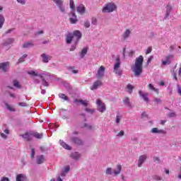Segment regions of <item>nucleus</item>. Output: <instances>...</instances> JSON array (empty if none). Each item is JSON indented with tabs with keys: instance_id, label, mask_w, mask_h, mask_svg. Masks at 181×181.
<instances>
[{
	"instance_id": "34",
	"label": "nucleus",
	"mask_w": 181,
	"mask_h": 181,
	"mask_svg": "<svg viewBox=\"0 0 181 181\" xmlns=\"http://www.w3.org/2000/svg\"><path fill=\"white\" fill-rule=\"evenodd\" d=\"M152 179L153 180H156V181H160L163 180V177L159 175H152Z\"/></svg>"
},
{
	"instance_id": "8",
	"label": "nucleus",
	"mask_w": 181,
	"mask_h": 181,
	"mask_svg": "<svg viewBox=\"0 0 181 181\" xmlns=\"http://www.w3.org/2000/svg\"><path fill=\"white\" fill-rule=\"evenodd\" d=\"M96 104L98 105V110L100 112H103L104 111H105V104L103 103V102H101L100 100H98L96 101Z\"/></svg>"
},
{
	"instance_id": "31",
	"label": "nucleus",
	"mask_w": 181,
	"mask_h": 181,
	"mask_svg": "<svg viewBox=\"0 0 181 181\" xmlns=\"http://www.w3.org/2000/svg\"><path fill=\"white\" fill-rule=\"evenodd\" d=\"M26 175L25 174H18L16 176V181H25Z\"/></svg>"
},
{
	"instance_id": "16",
	"label": "nucleus",
	"mask_w": 181,
	"mask_h": 181,
	"mask_svg": "<svg viewBox=\"0 0 181 181\" xmlns=\"http://www.w3.org/2000/svg\"><path fill=\"white\" fill-rule=\"evenodd\" d=\"M173 57V55L170 54L165 57V60L162 61L163 66H166L167 64H170L172 58Z\"/></svg>"
},
{
	"instance_id": "63",
	"label": "nucleus",
	"mask_w": 181,
	"mask_h": 181,
	"mask_svg": "<svg viewBox=\"0 0 181 181\" xmlns=\"http://www.w3.org/2000/svg\"><path fill=\"white\" fill-rule=\"evenodd\" d=\"M1 181H9V178L6 177H2Z\"/></svg>"
},
{
	"instance_id": "5",
	"label": "nucleus",
	"mask_w": 181,
	"mask_h": 181,
	"mask_svg": "<svg viewBox=\"0 0 181 181\" xmlns=\"http://www.w3.org/2000/svg\"><path fill=\"white\" fill-rule=\"evenodd\" d=\"M54 4H56L57 8H59L60 12L62 13H66V8L64 7V4H63V0H52Z\"/></svg>"
},
{
	"instance_id": "21",
	"label": "nucleus",
	"mask_w": 181,
	"mask_h": 181,
	"mask_svg": "<svg viewBox=\"0 0 181 181\" xmlns=\"http://www.w3.org/2000/svg\"><path fill=\"white\" fill-rule=\"evenodd\" d=\"M59 145H61L62 148L66 149L67 151H71V146L66 144V142H64L63 140H59Z\"/></svg>"
},
{
	"instance_id": "51",
	"label": "nucleus",
	"mask_w": 181,
	"mask_h": 181,
	"mask_svg": "<svg viewBox=\"0 0 181 181\" xmlns=\"http://www.w3.org/2000/svg\"><path fill=\"white\" fill-rule=\"evenodd\" d=\"M18 4H21V5H25L26 0H17Z\"/></svg>"
},
{
	"instance_id": "26",
	"label": "nucleus",
	"mask_w": 181,
	"mask_h": 181,
	"mask_svg": "<svg viewBox=\"0 0 181 181\" xmlns=\"http://www.w3.org/2000/svg\"><path fill=\"white\" fill-rule=\"evenodd\" d=\"M131 33L132 31L129 29H126V30L124 32V33L122 34V38L124 40H127V39H128V37H129V36H131Z\"/></svg>"
},
{
	"instance_id": "53",
	"label": "nucleus",
	"mask_w": 181,
	"mask_h": 181,
	"mask_svg": "<svg viewBox=\"0 0 181 181\" xmlns=\"http://www.w3.org/2000/svg\"><path fill=\"white\" fill-rule=\"evenodd\" d=\"M168 117H169L170 118H175V117H176V113H175V112H170V113L168 114Z\"/></svg>"
},
{
	"instance_id": "35",
	"label": "nucleus",
	"mask_w": 181,
	"mask_h": 181,
	"mask_svg": "<svg viewBox=\"0 0 181 181\" xmlns=\"http://www.w3.org/2000/svg\"><path fill=\"white\" fill-rule=\"evenodd\" d=\"M33 138H36L37 139H42L43 138V134L33 133Z\"/></svg>"
},
{
	"instance_id": "11",
	"label": "nucleus",
	"mask_w": 181,
	"mask_h": 181,
	"mask_svg": "<svg viewBox=\"0 0 181 181\" xmlns=\"http://www.w3.org/2000/svg\"><path fill=\"white\" fill-rule=\"evenodd\" d=\"M151 134H160V135L166 134V131L163 129H159L158 127H154L151 131Z\"/></svg>"
},
{
	"instance_id": "25",
	"label": "nucleus",
	"mask_w": 181,
	"mask_h": 181,
	"mask_svg": "<svg viewBox=\"0 0 181 181\" xmlns=\"http://www.w3.org/2000/svg\"><path fill=\"white\" fill-rule=\"evenodd\" d=\"M70 172V165H66L62 169L61 176L62 177H64V176Z\"/></svg>"
},
{
	"instance_id": "43",
	"label": "nucleus",
	"mask_w": 181,
	"mask_h": 181,
	"mask_svg": "<svg viewBox=\"0 0 181 181\" xmlns=\"http://www.w3.org/2000/svg\"><path fill=\"white\" fill-rule=\"evenodd\" d=\"M13 84L14 87H16L17 88H21V85L19 84V81H18L17 80H14L13 81Z\"/></svg>"
},
{
	"instance_id": "54",
	"label": "nucleus",
	"mask_w": 181,
	"mask_h": 181,
	"mask_svg": "<svg viewBox=\"0 0 181 181\" xmlns=\"http://www.w3.org/2000/svg\"><path fill=\"white\" fill-rule=\"evenodd\" d=\"M151 52H152V47H149L147 48L146 51V54H149V53H151Z\"/></svg>"
},
{
	"instance_id": "19",
	"label": "nucleus",
	"mask_w": 181,
	"mask_h": 181,
	"mask_svg": "<svg viewBox=\"0 0 181 181\" xmlns=\"http://www.w3.org/2000/svg\"><path fill=\"white\" fill-rule=\"evenodd\" d=\"M71 18H69V21L71 23H77V16H76V13L74 11H71Z\"/></svg>"
},
{
	"instance_id": "3",
	"label": "nucleus",
	"mask_w": 181,
	"mask_h": 181,
	"mask_svg": "<svg viewBox=\"0 0 181 181\" xmlns=\"http://www.w3.org/2000/svg\"><path fill=\"white\" fill-rule=\"evenodd\" d=\"M117 4L114 2H109L103 7L102 12L103 13H111L117 11Z\"/></svg>"
},
{
	"instance_id": "9",
	"label": "nucleus",
	"mask_w": 181,
	"mask_h": 181,
	"mask_svg": "<svg viewBox=\"0 0 181 181\" xmlns=\"http://www.w3.org/2000/svg\"><path fill=\"white\" fill-rule=\"evenodd\" d=\"M72 35L74 37H76L75 44L77 45L78 43V41L81 39V32H80L79 30H75L74 31Z\"/></svg>"
},
{
	"instance_id": "40",
	"label": "nucleus",
	"mask_w": 181,
	"mask_h": 181,
	"mask_svg": "<svg viewBox=\"0 0 181 181\" xmlns=\"http://www.w3.org/2000/svg\"><path fill=\"white\" fill-rule=\"evenodd\" d=\"M121 119H122V115H117L116 118H115L116 124H119V122H121Z\"/></svg>"
},
{
	"instance_id": "12",
	"label": "nucleus",
	"mask_w": 181,
	"mask_h": 181,
	"mask_svg": "<svg viewBox=\"0 0 181 181\" xmlns=\"http://www.w3.org/2000/svg\"><path fill=\"white\" fill-rule=\"evenodd\" d=\"M76 12H78V13H80V15H84V13H86V6H84V5L83 4L77 6Z\"/></svg>"
},
{
	"instance_id": "44",
	"label": "nucleus",
	"mask_w": 181,
	"mask_h": 181,
	"mask_svg": "<svg viewBox=\"0 0 181 181\" xmlns=\"http://www.w3.org/2000/svg\"><path fill=\"white\" fill-rule=\"evenodd\" d=\"M105 175H112V168H107L105 170Z\"/></svg>"
},
{
	"instance_id": "38",
	"label": "nucleus",
	"mask_w": 181,
	"mask_h": 181,
	"mask_svg": "<svg viewBox=\"0 0 181 181\" xmlns=\"http://www.w3.org/2000/svg\"><path fill=\"white\" fill-rule=\"evenodd\" d=\"M127 92L129 93V94H131L132 93V91H133V90H134V86H132V84H128L127 86Z\"/></svg>"
},
{
	"instance_id": "24",
	"label": "nucleus",
	"mask_w": 181,
	"mask_h": 181,
	"mask_svg": "<svg viewBox=\"0 0 181 181\" xmlns=\"http://www.w3.org/2000/svg\"><path fill=\"white\" fill-rule=\"evenodd\" d=\"M102 82L101 81H96L93 83V85L92 86H90V90H97V88H98L100 87V86H101Z\"/></svg>"
},
{
	"instance_id": "47",
	"label": "nucleus",
	"mask_w": 181,
	"mask_h": 181,
	"mask_svg": "<svg viewBox=\"0 0 181 181\" xmlns=\"http://www.w3.org/2000/svg\"><path fill=\"white\" fill-rule=\"evenodd\" d=\"M177 93L178 95H181V86L180 85H177Z\"/></svg>"
},
{
	"instance_id": "15",
	"label": "nucleus",
	"mask_w": 181,
	"mask_h": 181,
	"mask_svg": "<svg viewBox=\"0 0 181 181\" xmlns=\"http://www.w3.org/2000/svg\"><path fill=\"white\" fill-rule=\"evenodd\" d=\"M42 63H49V60H52V56L47 54H41Z\"/></svg>"
},
{
	"instance_id": "29",
	"label": "nucleus",
	"mask_w": 181,
	"mask_h": 181,
	"mask_svg": "<svg viewBox=\"0 0 181 181\" xmlns=\"http://www.w3.org/2000/svg\"><path fill=\"white\" fill-rule=\"evenodd\" d=\"M45 162V156L40 155L37 156V165H42Z\"/></svg>"
},
{
	"instance_id": "62",
	"label": "nucleus",
	"mask_w": 181,
	"mask_h": 181,
	"mask_svg": "<svg viewBox=\"0 0 181 181\" xmlns=\"http://www.w3.org/2000/svg\"><path fill=\"white\" fill-rule=\"evenodd\" d=\"M31 158H35V148L31 149Z\"/></svg>"
},
{
	"instance_id": "27",
	"label": "nucleus",
	"mask_w": 181,
	"mask_h": 181,
	"mask_svg": "<svg viewBox=\"0 0 181 181\" xmlns=\"http://www.w3.org/2000/svg\"><path fill=\"white\" fill-rule=\"evenodd\" d=\"M22 136L27 141H32L33 139V133H26L25 134H23Z\"/></svg>"
},
{
	"instance_id": "14",
	"label": "nucleus",
	"mask_w": 181,
	"mask_h": 181,
	"mask_svg": "<svg viewBox=\"0 0 181 181\" xmlns=\"http://www.w3.org/2000/svg\"><path fill=\"white\" fill-rule=\"evenodd\" d=\"M74 103L76 104L77 105H80L81 104L84 107H88V101L87 100H78V99H75L74 100Z\"/></svg>"
},
{
	"instance_id": "42",
	"label": "nucleus",
	"mask_w": 181,
	"mask_h": 181,
	"mask_svg": "<svg viewBox=\"0 0 181 181\" xmlns=\"http://www.w3.org/2000/svg\"><path fill=\"white\" fill-rule=\"evenodd\" d=\"M28 57V54H24L19 59L18 63H23V62H25V59Z\"/></svg>"
},
{
	"instance_id": "10",
	"label": "nucleus",
	"mask_w": 181,
	"mask_h": 181,
	"mask_svg": "<svg viewBox=\"0 0 181 181\" xmlns=\"http://www.w3.org/2000/svg\"><path fill=\"white\" fill-rule=\"evenodd\" d=\"M146 155H142V156H140L139 157V160H138V167L139 168H141L142 167V165H144V163H145V160H146Z\"/></svg>"
},
{
	"instance_id": "60",
	"label": "nucleus",
	"mask_w": 181,
	"mask_h": 181,
	"mask_svg": "<svg viewBox=\"0 0 181 181\" xmlns=\"http://www.w3.org/2000/svg\"><path fill=\"white\" fill-rule=\"evenodd\" d=\"M0 135L4 139H6V138H8V136L4 133H0Z\"/></svg>"
},
{
	"instance_id": "20",
	"label": "nucleus",
	"mask_w": 181,
	"mask_h": 181,
	"mask_svg": "<svg viewBox=\"0 0 181 181\" xmlns=\"http://www.w3.org/2000/svg\"><path fill=\"white\" fill-rule=\"evenodd\" d=\"M70 157L74 160H78V159L81 158V154H80V153L78 152L75 151L71 154Z\"/></svg>"
},
{
	"instance_id": "2",
	"label": "nucleus",
	"mask_w": 181,
	"mask_h": 181,
	"mask_svg": "<svg viewBox=\"0 0 181 181\" xmlns=\"http://www.w3.org/2000/svg\"><path fill=\"white\" fill-rule=\"evenodd\" d=\"M144 56L140 55L136 58L134 64L132 66L131 70L136 77H139L144 71Z\"/></svg>"
},
{
	"instance_id": "48",
	"label": "nucleus",
	"mask_w": 181,
	"mask_h": 181,
	"mask_svg": "<svg viewBox=\"0 0 181 181\" xmlns=\"http://www.w3.org/2000/svg\"><path fill=\"white\" fill-rule=\"evenodd\" d=\"M83 26L85 28H90V21H88V20L85 21Z\"/></svg>"
},
{
	"instance_id": "61",
	"label": "nucleus",
	"mask_w": 181,
	"mask_h": 181,
	"mask_svg": "<svg viewBox=\"0 0 181 181\" xmlns=\"http://www.w3.org/2000/svg\"><path fill=\"white\" fill-rule=\"evenodd\" d=\"M92 25H97V18H93L92 19Z\"/></svg>"
},
{
	"instance_id": "1",
	"label": "nucleus",
	"mask_w": 181,
	"mask_h": 181,
	"mask_svg": "<svg viewBox=\"0 0 181 181\" xmlns=\"http://www.w3.org/2000/svg\"><path fill=\"white\" fill-rule=\"evenodd\" d=\"M28 74L33 77L35 84H39L40 80L37 79L36 77H39L42 80V84L44 87H49V78H50V75L49 73L45 71H40V69L35 71H28Z\"/></svg>"
},
{
	"instance_id": "52",
	"label": "nucleus",
	"mask_w": 181,
	"mask_h": 181,
	"mask_svg": "<svg viewBox=\"0 0 181 181\" xmlns=\"http://www.w3.org/2000/svg\"><path fill=\"white\" fill-rule=\"evenodd\" d=\"M18 105H20V107H28V104L25 102H21L18 103Z\"/></svg>"
},
{
	"instance_id": "41",
	"label": "nucleus",
	"mask_w": 181,
	"mask_h": 181,
	"mask_svg": "<svg viewBox=\"0 0 181 181\" xmlns=\"http://www.w3.org/2000/svg\"><path fill=\"white\" fill-rule=\"evenodd\" d=\"M88 49L87 48H83L81 52V57L83 58L86 54H87Z\"/></svg>"
},
{
	"instance_id": "4",
	"label": "nucleus",
	"mask_w": 181,
	"mask_h": 181,
	"mask_svg": "<svg viewBox=\"0 0 181 181\" xmlns=\"http://www.w3.org/2000/svg\"><path fill=\"white\" fill-rule=\"evenodd\" d=\"M121 67V59H119V57H117L116 58V62L115 63L114 68H113V72L117 74V76H122V69H119Z\"/></svg>"
},
{
	"instance_id": "57",
	"label": "nucleus",
	"mask_w": 181,
	"mask_h": 181,
	"mask_svg": "<svg viewBox=\"0 0 181 181\" xmlns=\"http://www.w3.org/2000/svg\"><path fill=\"white\" fill-rule=\"evenodd\" d=\"M84 127L87 128L88 129H93V126L87 124H84Z\"/></svg>"
},
{
	"instance_id": "32",
	"label": "nucleus",
	"mask_w": 181,
	"mask_h": 181,
	"mask_svg": "<svg viewBox=\"0 0 181 181\" xmlns=\"http://www.w3.org/2000/svg\"><path fill=\"white\" fill-rule=\"evenodd\" d=\"M148 87L150 91H154V93H156V94H159V89L153 87V85H152V83H149Z\"/></svg>"
},
{
	"instance_id": "39",
	"label": "nucleus",
	"mask_w": 181,
	"mask_h": 181,
	"mask_svg": "<svg viewBox=\"0 0 181 181\" xmlns=\"http://www.w3.org/2000/svg\"><path fill=\"white\" fill-rule=\"evenodd\" d=\"M59 98L64 100V101H69V97L64 95V93H59Z\"/></svg>"
},
{
	"instance_id": "64",
	"label": "nucleus",
	"mask_w": 181,
	"mask_h": 181,
	"mask_svg": "<svg viewBox=\"0 0 181 181\" xmlns=\"http://www.w3.org/2000/svg\"><path fill=\"white\" fill-rule=\"evenodd\" d=\"M153 160L154 162L159 163L160 162L159 157H153Z\"/></svg>"
},
{
	"instance_id": "7",
	"label": "nucleus",
	"mask_w": 181,
	"mask_h": 181,
	"mask_svg": "<svg viewBox=\"0 0 181 181\" xmlns=\"http://www.w3.org/2000/svg\"><path fill=\"white\" fill-rule=\"evenodd\" d=\"M14 42H15V39L8 38L4 42L3 46H4L5 47H7V50H8V49H11V45H12V43H13Z\"/></svg>"
},
{
	"instance_id": "36",
	"label": "nucleus",
	"mask_w": 181,
	"mask_h": 181,
	"mask_svg": "<svg viewBox=\"0 0 181 181\" xmlns=\"http://www.w3.org/2000/svg\"><path fill=\"white\" fill-rule=\"evenodd\" d=\"M4 23H5V17H4V15L0 14V29H2Z\"/></svg>"
},
{
	"instance_id": "18",
	"label": "nucleus",
	"mask_w": 181,
	"mask_h": 181,
	"mask_svg": "<svg viewBox=\"0 0 181 181\" xmlns=\"http://www.w3.org/2000/svg\"><path fill=\"white\" fill-rule=\"evenodd\" d=\"M74 37L73 36V33H68L66 35V42L67 43V45H70V43H71V42H73V38Z\"/></svg>"
},
{
	"instance_id": "23",
	"label": "nucleus",
	"mask_w": 181,
	"mask_h": 181,
	"mask_svg": "<svg viewBox=\"0 0 181 181\" xmlns=\"http://www.w3.org/2000/svg\"><path fill=\"white\" fill-rule=\"evenodd\" d=\"M71 141L73 144H76V145H83V141L78 139V137H71Z\"/></svg>"
},
{
	"instance_id": "28",
	"label": "nucleus",
	"mask_w": 181,
	"mask_h": 181,
	"mask_svg": "<svg viewBox=\"0 0 181 181\" xmlns=\"http://www.w3.org/2000/svg\"><path fill=\"white\" fill-rule=\"evenodd\" d=\"M170 12H172V6L168 5L166 7V13L164 19H168L170 16Z\"/></svg>"
},
{
	"instance_id": "22",
	"label": "nucleus",
	"mask_w": 181,
	"mask_h": 181,
	"mask_svg": "<svg viewBox=\"0 0 181 181\" xmlns=\"http://www.w3.org/2000/svg\"><path fill=\"white\" fill-rule=\"evenodd\" d=\"M8 66H9V62H3L0 64V70L1 71H6L8 70Z\"/></svg>"
},
{
	"instance_id": "49",
	"label": "nucleus",
	"mask_w": 181,
	"mask_h": 181,
	"mask_svg": "<svg viewBox=\"0 0 181 181\" xmlns=\"http://www.w3.org/2000/svg\"><path fill=\"white\" fill-rule=\"evenodd\" d=\"M141 118H142L143 119H145V118H148V114H146V112H143L141 115Z\"/></svg>"
},
{
	"instance_id": "45",
	"label": "nucleus",
	"mask_w": 181,
	"mask_h": 181,
	"mask_svg": "<svg viewBox=\"0 0 181 181\" xmlns=\"http://www.w3.org/2000/svg\"><path fill=\"white\" fill-rule=\"evenodd\" d=\"M125 134V132H124V130H121L117 135L116 136H117V138H119L121 136H124V134Z\"/></svg>"
},
{
	"instance_id": "58",
	"label": "nucleus",
	"mask_w": 181,
	"mask_h": 181,
	"mask_svg": "<svg viewBox=\"0 0 181 181\" xmlns=\"http://www.w3.org/2000/svg\"><path fill=\"white\" fill-rule=\"evenodd\" d=\"M69 69H71V71L74 74H77V73H78V70L77 69H73V67H69Z\"/></svg>"
},
{
	"instance_id": "59",
	"label": "nucleus",
	"mask_w": 181,
	"mask_h": 181,
	"mask_svg": "<svg viewBox=\"0 0 181 181\" xmlns=\"http://www.w3.org/2000/svg\"><path fill=\"white\" fill-rule=\"evenodd\" d=\"M154 103H156V104H159V103H162V100H160V98H155Z\"/></svg>"
},
{
	"instance_id": "37",
	"label": "nucleus",
	"mask_w": 181,
	"mask_h": 181,
	"mask_svg": "<svg viewBox=\"0 0 181 181\" xmlns=\"http://www.w3.org/2000/svg\"><path fill=\"white\" fill-rule=\"evenodd\" d=\"M33 45H34L32 42H25L23 45V47L29 49V47H33Z\"/></svg>"
},
{
	"instance_id": "56",
	"label": "nucleus",
	"mask_w": 181,
	"mask_h": 181,
	"mask_svg": "<svg viewBox=\"0 0 181 181\" xmlns=\"http://www.w3.org/2000/svg\"><path fill=\"white\" fill-rule=\"evenodd\" d=\"M85 111H86V112H90V114H93V112H94V110L93 109H88V108H86Z\"/></svg>"
},
{
	"instance_id": "13",
	"label": "nucleus",
	"mask_w": 181,
	"mask_h": 181,
	"mask_svg": "<svg viewBox=\"0 0 181 181\" xmlns=\"http://www.w3.org/2000/svg\"><path fill=\"white\" fill-rule=\"evenodd\" d=\"M139 95L140 97H141L144 100V101H145L146 103H149V93H144V92H142V90H139Z\"/></svg>"
},
{
	"instance_id": "46",
	"label": "nucleus",
	"mask_w": 181,
	"mask_h": 181,
	"mask_svg": "<svg viewBox=\"0 0 181 181\" xmlns=\"http://www.w3.org/2000/svg\"><path fill=\"white\" fill-rule=\"evenodd\" d=\"M6 106L7 107V110H8L9 111H12L13 112H15V108H12V107L8 105V103H6Z\"/></svg>"
},
{
	"instance_id": "50",
	"label": "nucleus",
	"mask_w": 181,
	"mask_h": 181,
	"mask_svg": "<svg viewBox=\"0 0 181 181\" xmlns=\"http://www.w3.org/2000/svg\"><path fill=\"white\" fill-rule=\"evenodd\" d=\"M153 59V56H150L148 59H147V62H146V64L147 66L149 65V64L151 63V62H152V59Z\"/></svg>"
},
{
	"instance_id": "17",
	"label": "nucleus",
	"mask_w": 181,
	"mask_h": 181,
	"mask_svg": "<svg viewBox=\"0 0 181 181\" xmlns=\"http://www.w3.org/2000/svg\"><path fill=\"white\" fill-rule=\"evenodd\" d=\"M122 171V165H121V164H118L116 166V169L113 170V174L115 175V176H117L119 175Z\"/></svg>"
},
{
	"instance_id": "33",
	"label": "nucleus",
	"mask_w": 181,
	"mask_h": 181,
	"mask_svg": "<svg viewBox=\"0 0 181 181\" xmlns=\"http://www.w3.org/2000/svg\"><path fill=\"white\" fill-rule=\"evenodd\" d=\"M69 6H70V9L71 11V12H75L76 6L74 5V1L69 0Z\"/></svg>"
},
{
	"instance_id": "6",
	"label": "nucleus",
	"mask_w": 181,
	"mask_h": 181,
	"mask_svg": "<svg viewBox=\"0 0 181 181\" xmlns=\"http://www.w3.org/2000/svg\"><path fill=\"white\" fill-rule=\"evenodd\" d=\"M104 74H105V67L101 66L96 72V77L97 78H103Z\"/></svg>"
},
{
	"instance_id": "55",
	"label": "nucleus",
	"mask_w": 181,
	"mask_h": 181,
	"mask_svg": "<svg viewBox=\"0 0 181 181\" xmlns=\"http://www.w3.org/2000/svg\"><path fill=\"white\" fill-rule=\"evenodd\" d=\"M76 46H77V44L76 43L74 45H72L70 48V52H74V50H76Z\"/></svg>"
},
{
	"instance_id": "30",
	"label": "nucleus",
	"mask_w": 181,
	"mask_h": 181,
	"mask_svg": "<svg viewBox=\"0 0 181 181\" xmlns=\"http://www.w3.org/2000/svg\"><path fill=\"white\" fill-rule=\"evenodd\" d=\"M123 103L127 108H132V105H131V102L129 101V98H125L123 100Z\"/></svg>"
}]
</instances>
